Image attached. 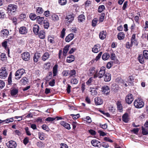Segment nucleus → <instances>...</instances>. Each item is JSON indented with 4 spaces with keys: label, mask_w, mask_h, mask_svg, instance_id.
<instances>
[{
    "label": "nucleus",
    "mask_w": 148,
    "mask_h": 148,
    "mask_svg": "<svg viewBox=\"0 0 148 148\" xmlns=\"http://www.w3.org/2000/svg\"><path fill=\"white\" fill-rule=\"evenodd\" d=\"M106 69L105 67L102 66L101 68L98 73V71H96L94 75V78H96L97 77H98L99 79L101 78L106 73Z\"/></svg>",
    "instance_id": "1"
},
{
    "label": "nucleus",
    "mask_w": 148,
    "mask_h": 148,
    "mask_svg": "<svg viewBox=\"0 0 148 148\" xmlns=\"http://www.w3.org/2000/svg\"><path fill=\"white\" fill-rule=\"evenodd\" d=\"M134 106L137 108H140L144 106L145 103L143 99L140 98L136 99L134 102Z\"/></svg>",
    "instance_id": "2"
},
{
    "label": "nucleus",
    "mask_w": 148,
    "mask_h": 148,
    "mask_svg": "<svg viewBox=\"0 0 148 148\" xmlns=\"http://www.w3.org/2000/svg\"><path fill=\"white\" fill-rule=\"evenodd\" d=\"M17 8V6L15 5L10 4L8 6L7 10L9 13L14 15L16 11Z\"/></svg>",
    "instance_id": "3"
},
{
    "label": "nucleus",
    "mask_w": 148,
    "mask_h": 148,
    "mask_svg": "<svg viewBox=\"0 0 148 148\" xmlns=\"http://www.w3.org/2000/svg\"><path fill=\"white\" fill-rule=\"evenodd\" d=\"M24 73H25V70L24 69H18L15 73V75L16 77L15 79H19Z\"/></svg>",
    "instance_id": "4"
},
{
    "label": "nucleus",
    "mask_w": 148,
    "mask_h": 148,
    "mask_svg": "<svg viewBox=\"0 0 148 148\" xmlns=\"http://www.w3.org/2000/svg\"><path fill=\"white\" fill-rule=\"evenodd\" d=\"M8 73L6 71V67H3L0 69V78L1 79L5 78L7 76Z\"/></svg>",
    "instance_id": "5"
},
{
    "label": "nucleus",
    "mask_w": 148,
    "mask_h": 148,
    "mask_svg": "<svg viewBox=\"0 0 148 148\" xmlns=\"http://www.w3.org/2000/svg\"><path fill=\"white\" fill-rule=\"evenodd\" d=\"M74 16L75 15L73 14L67 15L65 18L66 22L68 24L71 23L74 20Z\"/></svg>",
    "instance_id": "6"
},
{
    "label": "nucleus",
    "mask_w": 148,
    "mask_h": 148,
    "mask_svg": "<svg viewBox=\"0 0 148 148\" xmlns=\"http://www.w3.org/2000/svg\"><path fill=\"white\" fill-rule=\"evenodd\" d=\"M6 144L8 148H16L17 146L16 143L13 140L9 141Z\"/></svg>",
    "instance_id": "7"
},
{
    "label": "nucleus",
    "mask_w": 148,
    "mask_h": 148,
    "mask_svg": "<svg viewBox=\"0 0 148 148\" xmlns=\"http://www.w3.org/2000/svg\"><path fill=\"white\" fill-rule=\"evenodd\" d=\"M134 99L133 95L131 94H128L125 97V101L127 103L131 104Z\"/></svg>",
    "instance_id": "8"
},
{
    "label": "nucleus",
    "mask_w": 148,
    "mask_h": 148,
    "mask_svg": "<svg viewBox=\"0 0 148 148\" xmlns=\"http://www.w3.org/2000/svg\"><path fill=\"white\" fill-rule=\"evenodd\" d=\"M22 58L23 60L25 61L29 60L30 57V55L29 53L27 52H25L21 54Z\"/></svg>",
    "instance_id": "9"
},
{
    "label": "nucleus",
    "mask_w": 148,
    "mask_h": 148,
    "mask_svg": "<svg viewBox=\"0 0 148 148\" xmlns=\"http://www.w3.org/2000/svg\"><path fill=\"white\" fill-rule=\"evenodd\" d=\"M102 92L104 94L106 95H108L110 92V88L109 87L107 86H103L101 88Z\"/></svg>",
    "instance_id": "10"
},
{
    "label": "nucleus",
    "mask_w": 148,
    "mask_h": 148,
    "mask_svg": "<svg viewBox=\"0 0 148 148\" xmlns=\"http://www.w3.org/2000/svg\"><path fill=\"white\" fill-rule=\"evenodd\" d=\"M100 45L99 44H97L95 45L94 47L92 48V51L95 53H97L100 51Z\"/></svg>",
    "instance_id": "11"
},
{
    "label": "nucleus",
    "mask_w": 148,
    "mask_h": 148,
    "mask_svg": "<svg viewBox=\"0 0 148 148\" xmlns=\"http://www.w3.org/2000/svg\"><path fill=\"white\" fill-rule=\"evenodd\" d=\"M104 79L105 81L108 82L110 81L111 79V75L108 73H106L103 76Z\"/></svg>",
    "instance_id": "12"
},
{
    "label": "nucleus",
    "mask_w": 148,
    "mask_h": 148,
    "mask_svg": "<svg viewBox=\"0 0 148 148\" xmlns=\"http://www.w3.org/2000/svg\"><path fill=\"white\" fill-rule=\"evenodd\" d=\"M95 104L97 105H99L102 104L103 103L102 99L100 97H96L95 99Z\"/></svg>",
    "instance_id": "13"
},
{
    "label": "nucleus",
    "mask_w": 148,
    "mask_h": 148,
    "mask_svg": "<svg viewBox=\"0 0 148 148\" xmlns=\"http://www.w3.org/2000/svg\"><path fill=\"white\" fill-rule=\"evenodd\" d=\"M41 56L40 54L39 53H36L34 54L33 57L34 61L35 62H37L40 59Z\"/></svg>",
    "instance_id": "14"
},
{
    "label": "nucleus",
    "mask_w": 148,
    "mask_h": 148,
    "mask_svg": "<svg viewBox=\"0 0 148 148\" xmlns=\"http://www.w3.org/2000/svg\"><path fill=\"white\" fill-rule=\"evenodd\" d=\"M60 124L68 130L71 129L70 125L65 121H62L60 122Z\"/></svg>",
    "instance_id": "15"
},
{
    "label": "nucleus",
    "mask_w": 148,
    "mask_h": 148,
    "mask_svg": "<svg viewBox=\"0 0 148 148\" xmlns=\"http://www.w3.org/2000/svg\"><path fill=\"white\" fill-rule=\"evenodd\" d=\"M9 31L7 29H4L0 32V35L3 37L6 36L9 34Z\"/></svg>",
    "instance_id": "16"
},
{
    "label": "nucleus",
    "mask_w": 148,
    "mask_h": 148,
    "mask_svg": "<svg viewBox=\"0 0 148 148\" xmlns=\"http://www.w3.org/2000/svg\"><path fill=\"white\" fill-rule=\"evenodd\" d=\"M74 37V35L73 34H69L65 38V40L66 42H69Z\"/></svg>",
    "instance_id": "17"
},
{
    "label": "nucleus",
    "mask_w": 148,
    "mask_h": 148,
    "mask_svg": "<svg viewBox=\"0 0 148 148\" xmlns=\"http://www.w3.org/2000/svg\"><path fill=\"white\" fill-rule=\"evenodd\" d=\"M91 143L94 147H99L100 146V142L96 140H92Z\"/></svg>",
    "instance_id": "18"
},
{
    "label": "nucleus",
    "mask_w": 148,
    "mask_h": 148,
    "mask_svg": "<svg viewBox=\"0 0 148 148\" xmlns=\"http://www.w3.org/2000/svg\"><path fill=\"white\" fill-rule=\"evenodd\" d=\"M19 32L21 34H25L27 32V30L24 27H21L19 29Z\"/></svg>",
    "instance_id": "19"
},
{
    "label": "nucleus",
    "mask_w": 148,
    "mask_h": 148,
    "mask_svg": "<svg viewBox=\"0 0 148 148\" xmlns=\"http://www.w3.org/2000/svg\"><path fill=\"white\" fill-rule=\"evenodd\" d=\"M58 65L57 64H55L53 68V76H56L58 73Z\"/></svg>",
    "instance_id": "20"
},
{
    "label": "nucleus",
    "mask_w": 148,
    "mask_h": 148,
    "mask_svg": "<svg viewBox=\"0 0 148 148\" xmlns=\"http://www.w3.org/2000/svg\"><path fill=\"white\" fill-rule=\"evenodd\" d=\"M122 119L123 121L125 123H127L129 121L128 115L127 113L124 114L122 117Z\"/></svg>",
    "instance_id": "21"
},
{
    "label": "nucleus",
    "mask_w": 148,
    "mask_h": 148,
    "mask_svg": "<svg viewBox=\"0 0 148 148\" xmlns=\"http://www.w3.org/2000/svg\"><path fill=\"white\" fill-rule=\"evenodd\" d=\"M39 29V26L37 25H35L33 28V30L34 34L37 35L38 34V31Z\"/></svg>",
    "instance_id": "22"
},
{
    "label": "nucleus",
    "mask_w": 148,
    "mask_h": 148,
    "mask_svg": "<svg viewBox=\"0 0 148 148\" xmlns=\"http://www.w3.org/2000/svg\"><path fill=\"white\" fill-rule=\"evenodd\" d=\"M75 60V57L73 55H70L67 58L66 61L68 63H71Z\"/></svg>",
    "instance_id": "23"
},
{
    "label": "nucleus",
    "mask_w": 148,
    "mask_h": 148,
    "mask_svg": "<svg viewBox=\"0 0 148 148\" xmlns=\"http://www.w3.org/2000/svg\"><path fill=\"white\" fill-rule=\"evenodd\" d=\"M106 31H103L99 34V37L102 40L104 39L106 37Z\"/></svg>",
    "instance_id": "24"
},
{
    "label": "nucleus",
    "mask_w": 148,
    "mask_h": 148,
    "mask_svg": "<svg viewBox=\"0 0 148 148\" xmlns=\"http://www.w3.org/2000/svg\"><path fill=\"white\" fill-rule=\"evenodd\" d=\"M70 45H66L63 48V55L64 56H66V53H67Z\"/></svg>",
    "instance_id": "25"
},
{
    "label": "nucleus",
    "mask_w": 148,
    "mask_h": 148,
    "mask_svg": "<svg viewBox=\"0 0 148 148\" xmlns=\"http://www.w3.org/2000/svg\"><path fill=\"white\" fill-rule=\"evenodd\" d=\"M49 55L47 52H45L42 56V60L45 61L47 60L49 58Z\"/></svg>",
    "instance_id": "26"
},
{
    "label": "nucleus",
    "mask_w": 148,
    "mask_h": 148,
    "mask_svg": "<svg viewBox=\"0 0 148 148\" xmlns=\"http://www.w3.org/2000/svg\"><path fill=\"white\" fill-rule=\"evenodd\" d=\"M18 92V89L14 88L10 90V94L12 96H14L16 95Z\"/></svg>",
    "instance_id": "27"
},
{
    "label": "nucleus",
    "mask_w": 148,
    "mask_h": 148,
    "mask_svg": "<svg viewBox=\"0 0 148 148\" xmlns=\"http://www.w3.org/2000/svg\"><path fill=\"white\" fill-rule=\"evenodd\" d=\"M38 34L39 37L40 38L43 39L45 38V33L44 31H40Z\"/></svg>",
    "instance_id": "28"
},
{
    "label": "nucleus",
    "mask_w": 148,
    "mask_h": 148,
    "mask_svg": "<svg viewBox=\"0 0 148 148\" xmlns=\"http://www.w3.org/2000/svg\"><path fill=\"white\" fill-rule=\"evenodd\" d=\"M138 59L140 63L142 64L144 63L145 58L144 57L143 55L142 54L139 55L138 57Z\"/></svg>",
    "instance_id": "29"
},
{
    "label": "nucleus",
    "mask_w": 148,
    "mask_h": 148,
    "mask_svg": "<svg viewBox=\"0 0 148 148\" xmlns=\"http://www.w3.org/2000/svg\"><path fill=\"white\" fill-rule=\"evenodd\" d=\"M117 38L119 40L123 39L125 38V34L124 33L122 32L118 33L117 35Z\"/></svg>",
    "instance_id": "30"
},
{
    "label": "nucleus",
    "mask_w": 148,
    "mask_h": 148,
    "mask_svg": "<svg viewBox=\"0 0 148 148\" xmlns=\"http://www.w3.org/2000/svg\"><path fill=\"white\" fill-rule=\"evenodd\" d=\"M85 20V16L83 14H81L79 16L78 21L79 22H82Z\"/></svg>",
    "instance_id": "31"
},
{
    "label": "nucleus",
    "mask_w": 148,
    "mask_h": 148,
    "mask_svg": "<svg viewBox=\"0 0 148 148\" xmlns=\"http://www.w3.org/2000/svg\"><path fill=\"white\" fill-rule=\"evenodd\" d=\"M50 63L49 62H47L45 63L43 65V67L46 70H49L50 68Z\"/></svg>",
    "instance_id": "32"
},
{
    "label": "nucleus",
    "mask_w": 148,
    "mask_h": 148,
    "mask_svg": "<svg viewBox=\"0 0 148 148\" xmlns=\"http://www.w3.org/2000/svg\"><path fill=\"white\" fill-rule=\"evenodd\" d=\"M95 68L94 67H91L89 70V73L90 76H92L95 73Z\"/></svg>",
    "instance_id": "33"
},
{
    "label": "nucleus",
    "mask_w": 148,
    "mask_h": 148,
    "mask_svg": "<svg viewBox=\"0 0 148 148\" xmlns=\"http://www.w3.org/2000/svg\"><path fill=\"white\" fill-rule=\"evenodd\" d=\"M116 105L118 109L121 112L122 109V106L121 102L119 101H118L116 102Z\"/></svg>",
    "instance_id": "34"
},
{
    "label": "nucleus",
    "mask_w": 148,
    "mask_h": 148,
    "mask_svg": "<svg viewBox=\"0 0 148 148\" xmlns=\"http://www.w3.org/2000/svg\"><path fill=\"white\" fill-rule=\"evenodd\" d=\"M109 57V54L107 53H104L102 56V58L104 60H107Z\"/></svg>",
    "instance_id": "35"
},
{
    "label": "nucleus",
    "mask_w": 148,
    "mask_h": 148,
    "mask_svg": "<svg viewBox=\"0 0 148 148\" xmlns=\"http://www.w3.org/2000/svg\"><path fill=\"white\" fill-rule=\"evenodd\" d=\"M43 26L45 29H47L49 27V22L47 20H45L43 21Z\"/></svg>",
    "instance_id": "36"
},
{
    "label": "nucleus",
    "mask_w": 148,
    "mask_h": 148,
    "mask_svg": "<svg viewBox=\"0 0 148 148\" xmlns=\"http://www.w3.org/2000/svg\"><path fill=\"white\" fill-rule=\"evenodd\" d=\"M43 12V10L42 8L38 7L36 8V12L38 14L42 13Z\"/></svg>",
    "instance_id": "37"
},
{
    "label": "nucleus",
    "mask_w": 148,
    "mask_h": 148,
    "mask_svg": "<svg viewBox=\"0 0 148 148\" xmlns=\"http://www.w3.org/2000/svg\"><path fill=\"white\" fill-rule=\"evenodd\" d=\"M37 21L38 23L40 24L44 19V18L42 17H40V16H37Z\"/></svg>",
    "instance_id": "38"
},
{
    "label": "nucleus",
    "mask_w": 148,
    "mask_h": 148,
    "mask_svg": "<svg viewBox=\"0 0 148 148\" xmlns=\"http://www.w3.org/2000/svg\"><path fill=\"white\" fill-rule=\"evenodd\" d=\"M39 138L41 140H45L44 134L42 132H39L38 133Z\"/></svg>",
    "instance_id": "39"
},
{
    "label": "nucleus",
    "mask_w": 148,
    "mask_h": 148,
    "mask_svg": "<svg viewBox=\"0 0 148 148\" xmlns=\"http://www.w3.org/2000/svg\"><path fill=\"white\" fill-rule=\"evenodd\" d=\"M12 73L11 72L9 74L8 79V84L9 85H11L12 84Z\"/></svg>",
    "instance_id": "40"
},
{
    "label": "nucleus",
    "mask_w": 148,
    "mask_h": 148,
    "mask_svg": "<svg viewBox=\"0 0 148 148\" xmlns=\"http://www.w3.org/2000/svg\"><path fill=\"white\" fill-rule=\"evenodd\" d=\"M30 18L32 20H34L37 18V16L34 14L31 13L29 16Z\"/></svg>",
    "instance_id": "41"
},
{
    "label": "nucleus",
    "mask_w": 148,
    "mask_h": 148,
    "mask_svg": "<svg viewBox=\"0 0 148 148\" xmlns=\"http://www.w3.org/2000/svg\"><path fill=\"white\" fill-rule=\"evenodd\" d=\"M27 78L25 77H23L20 81V82L24 84H27Z\"/></svg>",
    "instance_id": "42"
},
{
    "label": "nucleus",
    "mask_w": 148,
    "mask_h": 148,
    "mask_svg": "<svg viewBox=\"0 0 148 148\" xmlns=\"http://www.w3.org/2000/svg\"><path fill=\"white\" fill-rule=\"evenodd\" d=\"M36 144L37 146L40 148L43 147L45 146V144L40 141L38 142Z\"/></svg>",
    "instance_id": "43"
},
{
    "label": "nucleus",
    "mask_w": 148,
    "mask_h": 148,
    "mask_svg": "<svg viewBox=\"0 0 148 148\" xmlns=\"http://www.w3.org/2000/svg\"><path fill=\"white\" fill-rule=\"evenodd\" d=\"M98 21V20L97 18H94L92 21V26L93 27L96 26Z\"/></svg>",
    "instance_id": "44"
},
{
    "label": "nucleus",
    "mask_w": 148,
    "mask_h": 148,
    "mask_svg": "<svg viewBox=\"0 0 148 148\" xmlns=\"http://www.w3.org/2000/svg\"><path fill=\"white\" fill-rule=\"evenodd\" d=\"M147 128L145 129L143 127H142V133L144 135H146L148 134V131Z\"/></svg>",
    "instance_id": "45"
},
{
    "label": "nucleus",
    "mask_w": 148,
    "mask_h": 148,
    "mask_svg": "<svg viewBox=\"0 0 148 148\" xmlns=\"http://www.w3.org/2000/svg\"><path fill=\"white\" fill-rule=\"evenodd\" d=\"M144 57L145 58V59H148V51L144 50L143 52V54Z\"/></svg>",
    "instance_id": "46"
},
{
    "label": "nucleus",
    "mask_w": 148,
    "mask_h": 148,
    "mask_svg": "<svg viewBox=\"0 0 148 148\" xmlns=\"http://www.w3.org/2000/svg\"><path fill=\"white\" fill-rule=\"evenodd\" d=\"M4 121H5L4 123H8L13 122L14 121V119L13 117H12L7 119H6L4 120Z\"/></svg>",
    "instance_id": "47"
},
{
    "label": "nucleus",
    "mask_w": 148,
    "mask_h": 148,
    "mask_svg": "<svg viewBox=\"0 0 148 148\" xmlns=\"http://www.w3.org/2000/svg\"><path fill=\"white\" fill-rule=\"evenodd\" d=\"M105 9V6L104 5H102L99 6L98 8V12L101 13Z\"/></svg>",
    "instance_id": "48"
},
{
    "label": "nucleus",
    "mask_w": 148,
    "mask_h": 148,
    "mask_svg": "<svg viewBox=\"0 0 148 148\" xmlns=\"http://www.w3.org/2000/svg\"><path fill=\"white\" fill-rule=\"evenodd\" d=\"M52 19L53 21H57L58 20L59 17L56 14H53L51 15Z\"/></svg>",
    "instance_id": "49"
},
{
    "label": "nucleus",
    "mask_w": 148,
    "mask_h": 148,
    "mask_svg": "<svg viewBox=\"0 0 148 148\" xmlns=\"http://www.w3.org/2000/svg\"><path fill=\"white\" fill-rule=\"evenodd\" d=\"M59 4L61 5H65L67 3L66 0H58Z\"/></svg>",
    "instance_id": "50"
},
{
    "label": "nucleus",
    "mask_w": 148,
    "mask_h": 148,
    "mask_svg": "<svg viewBox=\"0 0 148 148\" xmlns=\"http://www.w3.org/2000/svg\"><path fill=\"white\" fill-rule=\"evenodd\" d=\"M105 14L103 13H102L101 14V16L99 18V21L100 22H102L104 19Z\"/></svg>",
    "instance_id": "51"
},
{
    "label": "nucleus",
    "mask_w": 148,
    "mask_h": 148,
    "mask_svg": "<svg viewBox=\"0 0 148 148\" xmlns=\"http://www.w3.org/2000/svg\"><path fill=\"white\" fill-rule=\"evenodd\" d=\"M66 30V29L65 28H63L61 31V32L60 37L62 38H64L65 34V31Z\"/></svg>",
    "instance_id": "52"
},
{
    "label": "nucleus",
    "mask_w": 148,
    "mask_h": 148,
    "mask_svg": "<svg viewBox=\"0 0 148 148\" xmlns=\"http://www.w3.org/2000/svg\"><path fill=\"white\" fill-rule=\"evenodd\" d=\"M78 82V80L76 78H73L71 81V84H77Z\"/></svg>",
    "instance_id": "53"
},
{
    "label": "nucleus",
    "mask_w": 148,
    "mask_h": 148,
    "mask_svg": "<svg viewBox=\"0 0 148 148\" xmlns=\"http://www.w3.org/2000/svg\"><path fill=\"white\" fill-rule=\"evenodd\" d=\"M93 80L92 78L91 77L89 78L88 80L86 82V84L88 86H90L91 84V83L92 82Z\"/></svg>",
    "instance_id": "54"
},
{
    "label": "nucleus",
    "mask_w": 148,
    "mask_h": 148,
    "mask_svg": "<svg viewBox=\"0 0 148 148\" xmlns=\"http://www.w3.org/2000/svg\"><path fill=\"white\" fill-rule=\"evenodd\" d=\"M76 74V71L74 70H71L70 73H69V75H70L69 77H70L71 76L74 77V75H75Z\"/></svg>",
    "instance_id": "55"
},
{
    "label": "nucleus",
    "mask_w": 148,
    "mask_h": 148,
    "mask_svg": "<svg viewBox=\"0 0 148 148\" xmlns=\"http://www.w3.org/2000/svg\"><path fill=\"white\" fill-rule=\"evenodd\" d=\"M70 116H71L72 118L73 119H76L78 118L79 117V114H77L75 115L73 114H71Z\"/></svg>",
    "instance_id": "56"
},
{
    "label": "nucleus",
    "mask_w": 148,
    "mask_h": 148,
    "mask_svg": "<svg viewBox=\"0 0 148 148\" xmlns=\"http://www.w3.org/2000/svg\"><path fill=\"white\" fill-rule=\"evenodd\" d=\"M5 84L4 82L2 80H0V89L3 88L5 86Z\"/></svg>",
    "instance_id": "57"
},
{
    "label": "nucleus",
    "mask_w": 148,
    "mask_h": 148,
    "mask_svg": "<svg viewBox=\"0 0 148 148\" xmlns=\"http://www.w3.org/2000/svg\"><path fill=\"white\" fill-rule=\"evenodd\" d=\"M90 92H91V94L93 95H95L97 93V91L94 88L91 89Z\"/></svg>",
    "instance_id": "58"
},
{
    "label": "nucleus",
    "mask_w": 148,
    "mask_h": 148,
    "mask_svg": "<svg viewBox=\"0 0 148 148\" xmlns=\"http://www.w3.org/2000/svg\"><path fill=\"white\" fill-rule=\"evenodd\" d=\"M55 80L53 79L49 82V84L51 86H53L55 85Z\"/></svg>",
    "instance_id": "59"
},
{
    "label": "nucleus",
    "mask_w": 148,
    "mask_h": 148,
    "mask_svg": "<svg viewBox=\"0 0 148 148\" xmlns=\"http://www.w3.org/2000/svg\"><path fill=\"white\" fill-rule=\"evenodd\" d=\"M42 128L44 130H46L47 131H48L49 130L48 127L46 125H43L42 126Z\"/></svg>",
    "instance_id": "60"
},
{
    "label": "nucleus",
    "mask_w": 148,
    "mask_h": 148,
    "mask_svg": "<svg viewBox=\"0 0 148 148\" xmlns=\"http://www.w3.org/2000/svg\"><path fill=\"white\" fill-rule=\"evenodd\" d=\"M56 119V118H51L48 117L46 119V121L49 122H52L53 121Z\"/></svg>",
    "instance_id": "61"
},
{
    "label": "nucleus",
    "mask_w": 148,
    "mask_h": 148,
    "mask_svg": "<svg viewBox=\"0 0 148 148\" xmlns=\"http://www.w3.org/2000/svg\"><path fill=\"white\" fill-rule=\"evenodd\" d=\"M25 131L27 134L28 136H30L31 133L29 131V128L27 127H26L25 128Z\"/></svg>",
    "instance_id": "62"
},
{
    "label": "nucleus",
    "mask_w": 148,
    "mask_h": 148,
    "mask_svg": "<svg viewBox=\"0 0 148 148\" xmlns=\"http://www.w3.org/2000/svg\"><path fill=\"white\" fill-rule=\"evenodd\" d=\"M69 74L68 71L64 70V71L62 73V74L63 76H67Z\"/></svg>",
    "instance_id": "63"
},
{
    "label": "nucleus",
    "mask_w": 148,
    "mask_h": 148,
    "mask_svg": "<svg viewBox=\"0 0 148 148\" xmlns=\"http://www.w3.org/2000/svg\"><path fill=\"white\" fill-rule=\"evenodd\" d=\"M60 148H68V146L65 144L62 143L60 144Z\"/></svg>",
    "instance_id": "64"
}]
</instances>
